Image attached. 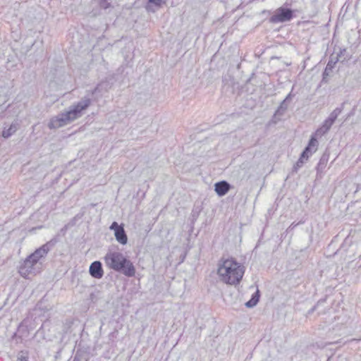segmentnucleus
<instances>
[{
	"instance_id": "f257e3e1",
	"label": "nucleus",
	"mask_w": 361,
	"mask_h": 361,
	"mask_svg": "<svg viewBox=\"0 0 361 361\" xmlns=\"http://www.w3.org/2000/svg\"><path fill=\"white\" fill-rule=\"evenodd\" d=\"M244 271V267L233 258L221 259L218 264L217 274L220 280L226 284L239 283Z\"/></svg>"
},
{
	"instance_id": "f03ea898",
	"label": "nucleus",
	"mask_w": 361,
	"mask_h": 361,
	"mask_svg": "<svg viewBox=\"0 0 361 361\" xmlns=\"http://www.w3.org/2000/svg\"><path fill=\"white\" fill-rule=\"evenodd\" d=\"M90 104L91 99L89 97H84L78 102L71 106L68 111L52 118L48 123V127L50 129L58 128L80 118L82 111L87 109Z\"/></svg>"
},
{
	"instance_id": "7ed1b4c3",
	"label": "nucleus",
	"mask_w": 361,
	"mask_h": 361,
	"mask_svg": "<svg viewBox=\"0 0 361 361\" xmlns=\"http://www.w3.org/2000/svg\"><path fill=\"white\" fill-rule=\"evenodd\" d=\"M104 262L109 269L127 277H133L135 274V267L133 262L120 252L109 251L104 257Z\"/></svg>"
},
{
	"instance_id": "20e7f679",
	"label": "nucleus",
	"mask_w": 361,
	"mask_h": 361,
	"mask_svg": "<svg viewBox=\"0 0 361 361\" xmlns=\"http://www.w3.org/2000/svg\"><path fill=\"white\" fill-rule=\"evenodd\" d=\"M293 18V11L291 8L279 7L277 8L274 15L269 18L271 23H279L290 21Z\"/></svg>"
},
{
	"instance_id": "39448f33",
	"label": "nucleus",
	"mask_w": 361,
	"mask_h": 361,
	"mask_svg": "<svg viewBox=\"0 0 361 361\" xmlns=\"http://www.w3.org/2000/svg\"><path fill=\"white\" fill-rule=\"evenodd\" d=\"M56 243V240L55 238L51 239L30 254L29 255L30 259H32V262L38 263L41 259L44 258L47 256L48 252L54 247Z\"/></svg>"
},
{
	"instance_id": "423d86ee",
	"label": "nucleus",
	"mask_w": 361,
	"mask_h": 361,
	"mask_svg": "<svg viewBox=\"0 0 361 361\" xmlns=\"http://www.w3.org/2000/svg\"><path fill=\"white\" fill-rule=\"evenodd\" d=\"M109 228L114 231L115 238L118 243L121 245L127 243L128 237L122 225H119L116 221H114Z\"/></svg>"
},
{
	"instance_id": "0eeeda50",
	"label": "nucleus",
	"mask_w": 361,
	"mask_h": 361,
	"mask_svg": "<svg viewBox=\"0 0 361 361\" xmlns=\"http://www.w3.org/2000/svg\"><path fill=\"white\" fill-rule=\"evenodd\" d=\"M317 139L315 137L314 135H312L307 146L305 148V149L301 153V155L300 157L301 164H303L305 160L308 159L310 156H311L313 152H316L317 149Z\"/></svg>"
},
{
	"instance_id": "6e6552de",
	"label": "nucleus",
	"mask_w": 361,
	"mask_h": 361,
	"mask_svg": "<svg viewBox=\"0 0 361 361\" xmlns=\"http://www.w3.org/2000/svg\"><path fill=\"white\" fill-rule=\"evenodd\" d=\"M317 139L315 137L314 135H312L307 146L305 148V149L301 153V155L300 157L301 164H303L305 160L308 159L310 156H311L313 152H316L317 149Z\"/></svg>"
},
{
	"instance_id": "1a4fd4ad",
	"label": "nucleus",
	"mask_w": 361,
	"mask_h": 361,
	"mask_svg": "<svg viewBox=\"0 0 361 361\" xmlns=\"http://www.w3.org/2000/svg\"><path fill=\"white\" fill-rule=\"evenodd\" d=\"M37 264L30 259V256H27L19 267V274L23 277L26 278L30 274L34 272V267Z\"/></svg>"
},
{
	"instance_id": "9d476101",
	"label": "nucleus",
	"mask_w": 361,
	"mask_h": 361,
	"mask_svg": "<svg viewBox=\"0 0 361 361\" xmlns=\"http://www.w3.org/2000/svg\"><path fill=\"white\" fill-rule=\"evenodd\" d=\"M89 273L94 279H102L104 275V270L101 262L94 261L91 263L89 268Z\"/></svg>"
},
{
	"instance_id": "9b49d317",
	"label": "nucleus",
	"mask_w": 361,
	"mask_h": 361,
	"mask_svg": "<svg viewBox=\"0 0 361 361\" xmlns=\"http://www.w3.org/2000/svg\"><path fill=\"white\" fill-rule=\"evenodd\" d=\"M231 185L226 180L217 182L214 185V190L220 196H224L230 190Z\"/></svg>"
},
{
	"instance_id": "f8f14e48",
	"label": "nucleus",
	"mask_w": 361,
	"mask_h": 361,
	"mask_svg": "<svg viewBox=\"0 0 361 361\" xmlns=\"http://www.w3.org/2000/svg\"><path fill=\"white\" fill-rule=\"evenodd\" d=\"M332 126L331 123L325 119L322 125L317 129L312 135H314L316 138L321 137L329 132Z\"/></svg>"
},
{
	"instance_id": "ddd939ff",
	"label": "nucleus",
	"mask_w": 361,
	"mask_h": 361,
	"mask_svg": "<svg viewBox=\"0 0 361 361\" xmlns=\"http://www.w3.org/2000/svg\"><path fill=\"white\" fill-rule=\"evenodd\" d=\"M111 88V85L108 81H102L92 91L91 94H94L96 93H99L102 94L104 92H108V90Z\"/></svg>"
},
{
	"instance_id": "4468645a",
	"label": "nucleus",
	"mask_w": 361,
	"mask_h": 361,
	"mask_svg": "<svg viewBox=\"0 0 361 361\" xmlns=\"http://www.w3.org/2000/svg\"><path fill=\"white\" fill-rule=\"evenodd\" d=\"M336 61H337V60L333 61L332 59L329 61V62L324 69V71L323 72L322 82H327V78L331 73Z\"/></svg>"
},
{
	"instance_id": "2eb2a0df",
	"label": "nucleus",
	"mask_w": 361,
	"mask_h": 361,
	"mask_svg": "<svg viewBox=\"0 0 361 361\" xmlns=\"http://www.w3.org/2000/svg\"><path fill=\"white\" fill-rule=\"evenodd\" d=\"M18 130V125L12 123L8 128H4L2 131V136L4 138H8L13 135Z\"/></svg>"
},
{
	"instance_id": "dca6fc26",
	"label": "nucleus",
	"mask_w": 361,
	"mask_h": 361,
	"mask_svg": "<svg viewBox=\"0 0 361 361\" xmlns=\"http://www.w3.org/2000/svg\"><path fill=\"white\" fill-rule=\"evenodd\" d=\"M259 300V291L257 290L255 293L252 295L251 298L245 302V306L247 307L251 308L255 307Z\"/></svg>"
},
{
	"instance_id": "f3484780",
	"label": "nucleus",
	"mask_w": 361,
	"mask_h": 361,
	"mask_svg": "<svg viewBox=\"0 0 361 361\" xmlns=\"http://www.w3.org/2000/svg\"><path fill=\"white\" fill-rule=\"evenodd\" d=\"M343 111V107H337L328 116L326 120L331 123L332 124L334 123L335 121L338 118V116L341 114Z\"/></svg>"
},
{
	"instance_id": "a211bd4d",
	"label": "nucleus",
	"mask_w": 361,
	"mask_h": 361,
	"mask_svg": "<svg viewBox=\"0 0 361 361\" xmlns=\"http://www.w3.org/2000/svg\"><path fill=\"white\" fill-rule=\"evenodd\" d=\"M73 361H88V357L86 353L80 350H78Z\"/></svg>"
},
{
	"instance_id": "6ab92c4d",
	"label": "nucleus",
	"mask_w": 361,
	"mask_h": 361,
	"mask_svg": "<svg viewBox=\"0 0 361 361\" xmlns=\"http://www.w3.org/2000/svg\"><path fill=\"white\" fill-rule=\"evenodd\" d=\"M101 8L107 9L111 6V0H95Z\"/></svg>"
},
{
	"instance_id": "aec40b11",
	"label": "nucleus",
	"mask_w": 361,
	"mask_h": 361,
	"mask_svg": "<svg viewBox=\"0 0 361 361\" xmlns=\"http://www.w3.org/2000/svg\"><path fill=\"white\" fill-rule=\"evenodd\" d=\"M286 103V102L285 101H283V100L282 101V102L280 104V106L276 111L275 115H277V114L282 115L286 111V110L288 108L287 104Z\"/></svg>"
},
{
	"instance_id": "412c9836",
	"label": "nucleus",
	"mask_w": 361,
	"mask_h": 361,
	"mask_svg": "<svg viewBox=\"0 0 361 361\" xmlns=\"http://www.w3.org/2000/svg\"><path fill=\"white\" fill-rule=\"evenodd\" d=\"M149 3L154 4L157 6H161L163 0H147Z\"/></svg>"
},
{
	"instance_id": "4be33fe9",
	"label": "nucleus",
	"mask_w": 361,
	"mask_h": 361,
	"mask_svg": "<svg viewBox=\"0 0 361 361\" xmlns=\"http://www.w3.org/2000/svg\"><path fill=\"white\" fill-rule=\"evenodd\" d=\"M327 160H328V157H326L325 155H323L322 157V158L320 159L319 166H320L322 164H325V163L327 161Z\"/></svg>"
},
{
	"instance_id": "5701e85b",
	"label": "nucleus",
	"mask_w": 361,
	"mask_h": 361,
	"mask_svg": "<svg viewBox=\"0 0 361 361\" xmlns=\"http://www.w3.org/2000/svg\"><path fill=\"white\" fill-rule=\"evenodd\" d=\"M293 97V94H292V91L286 97V98L283 99L286 102Z\"/></svg>"
},
{
	"instance_id": "b1692460",
	"label": "nucleus",
	"mask_w": 361,
	"mask_h": 361,
	"mask_svg": "<svg viewBox=\"0 0 361 361\" xmlns=\"http://www.w3.org/2000/svg\"><path fill=\"white\" fill-rule=\"evenodd\" d=\"M19 361H28V358L26 356L21 355L20 357H18Z\"/></svg>"
},
{
	"instance_id": "393cba45",
	"label": "nucleus",
	"mask_w": 361,
	"mask_h": 361,
	"mask_svg": "<svg viewBox=\"0 0 361 361\" xmlns=\"http://www.w3.org/2000/svg\"><path fill=\"white\" fill-rule=\"evenodd\" d=\"M302 164H301V161H300V158L298 159V161H297L296 163V166L297 167H300L302 166Z\"/></svg>"
},
{
	"instance_id": "a878e982",
	"label": "nucleus",
	"mask_w": 361,
	"mask_h": 361,
	"mask_svg": "<svg viewBox=\"0 0 361 361\" xmlns=\"http://www.w3.org/2000/svg\"><path fill=\"white\" fill-rule=\"evenodd\" d=\"M298 224H292L290 226V228H294Z\"/></svg>"
}]
</instances>
